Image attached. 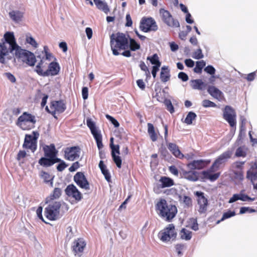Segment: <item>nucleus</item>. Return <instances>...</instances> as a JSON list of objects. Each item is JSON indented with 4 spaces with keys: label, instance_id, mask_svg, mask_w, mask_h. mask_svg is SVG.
Returning a JSON list of instances; mask_svg holds the SVG:
<instances>
[{
    "label": "nucleus",
    "instance_id": "nucleus-1",
    "mask_svg": "<svg viewBox=\"0 0 257 257\" xmlns=\"http://www.w3.org/2000/svg\"><path fill=\"white\" fill-rule=\"evenodd\" d=\"M5 41L0 43V63L5 64L7 60L12 59V55L19 60L30 66H34L36 62L35 55L32 52L22 49L16 43L13 33L7 32Z\"/></svg>",
    "mask_w": 257,
    "mask_h": 257
},
{
    "label": "nucleus",
    "instance_id": "nucleus-2",
    "mask_svg": "<svg viewBox=\"0 0 257 257\" xmlns=\"http://www.w3.org/2000/svg\"><path fill=\"white\" fill-rule=\"evenodd\" d=\"M110 39L111 49L114 55H118L119 51L127 49L129 47L128 40L126 35L122 33L112 34Z\"/></svg>",
    "mask_w": 257,
    "mask_h": 257
},
{
    "label": "nucleus",
    "instance_id": "nucleus-3",
    "mask_svg": "<svg viewBox=\"0 0 257 257\" xmlns=\"http://www.w3.org/2000/svg\"><path fill=\"white\" fill-rule=\"evenodd\" d=\"M159 214L167 221H170L176 215L177 209L175 206L167 205L166 200H161L157 204Z\"/></svg>",
    "mask_w": 257,
    "mask_h": 257
},
{
    "label": "nucleus",
    "instance_id": "nucleus-4",
    "mask_svg": "<svg viewBox=\"0 0 257 257\" xmlns=\"http://www.w3.org/2000/svg\"><path fill=\"white\" fill-rule=\"evenodd\" d=\"M48 47L47 46H45L44 47V52H43V56H37L38 58L40 59V61L36 65L35 71L38 75L42 76H43L45 71L44 69L47 67L48 64H49L51 61L55 60L53 55L51 53L48 52Z\"/></svg>",
    "mask_w": 257,
    "mask_h": 257
},
{
    "label": "nucleus",
    "instance_id": "nucleus-5",
    "mask_svg": "<svg viewBox=\"0 0 257 257\" xmlns=\"http://www.w3.org/2000/svg\"><path fill=\"white\" fill-rule=\"evenodd\" d=\"M36 121L34 116L24 112L18 118L17 124L22 129L27 130L33 128Z\"/></svg>",
    "mask_w": 257,
    "mask_h": 257
},
{
    "label": "nucleus",
    "instance_id": "nucleus-6",
    "mask_svg": "<svg viewBox=\"0 0 257 257\" xmlns=\"http://www.w3.org/2000/svg\"><path fill=\"white\" fill-rule=\"evenodd\" d=\"M49 203V204L45 210V215L50 220H55L59 217L61 203L59 201Z\"/></svg>",
    "mask_w": 257,
    "mask_h": 257
},
{
    "label": "nucleus",
    "instance_id": "nucleus-7",
    "mask_svg": "<svg viewBox=\"0 0 257 257\" xmlns=\"http://www.w3.org/2000/svg\"><path fill=\"white\" fill-rule=\"evenodd\" d=\"M177 232L173 224H169L164 229L160 231L158 237L163 242L174 240L176 238Z\"/></svg>",
    "mask_w": 257,
    "mask_h": 257
},
{
    "label": "nucleus",
    "instance_id": "nucleus-8",
    "mask_svg": "<svg viewBox=\"0 0 257 257\" xmlns=\"http://www.w3.org/2000/svg\"><path fill=\"white\" fill-rule=\"evenodd\" d=\"M39 136V133L36 132H33L31 135H26L23 147L26 149H29L34 152L37 148V140Z\"/></svg>",
    "mask_w": 257,
    "mask_h": 257
},
{
    "label": "nucleus",
    "instance_id": "nucleus-9",
    "mask_svg": "<svg viewBox=\"0 0 257 257\" xmlns=\"http://www.w3.org/2000/svg\"><path fill=\"white\" fill-rule=\"evenodd\" d=\"M140 28L144 32L152 31H155L158 29L156 22L152 18H143L141 22Z\"/></svg>",
    "mask_w": 257,
    "mask_h": 257
},
{
    "label": "nucleus",
    "instance_id": "nucleus-10",
    "mask_svg": "<svg viewBox=\"0 0 257 257\" xmlns=\"http://www.w3.org/2000/svg\"><path fill=\"white\" fill-rule=\"evenodd\" d=\"M85 246L86 243L82 238H78L73 241L72 248L75 257L81 256Z\"/></svg>",
    "mask_w": 257,
    "mask_h": 257
},
{
    "label": "nucleus",
    "instance_id": "nucleus-11",
    "mask_svg": "<svg viewBox=\"0 0 257 257\" xmlns=\"http://www.w3.org/2000/svg\"><path fill=\"white\" fill-rule=\"evenodd\" d=\"M163 21L169 26L178 28L180 27V24L177 20H174L169 12L164 9H161L160 11Z\"/></svg>",
    "mask_w": 257,
    "mask_h": 257
},
{
    "label": "nucleus",
    "instance_id": "nucleus-12",
    "mask_svg": "<svg viewBox=\"0 0 257 257\" xmlns=\"http://www.w3.org/2000/svg\"><path fill=\"white\" fill-rule=\"evenodd\" d=\"M223 117L232 127L236 125V114L234 110L229 106H226L224 110Z\"/></svg>",
    "mask_w": 257,
    "mask_h": 257
},
{
    "label": "nucleus",
    "instance_id": "nucleus-13",
    "mask_svg": "<svg viewBox=\"0 0 257 257\" xmlns=\"http://www.w3.org/2000/svg\"><path fill=\"white\" fill-rule=\"evenodd\" d=\"M195 195L197 196L198 212L201 214L205 213L208 206L207 199L204 196V193L202 192L197 191Z\"/></svg>",
    "mask_w": 257,
    "mask_h": 257
},
{
    "label": "nucleus",
    "instance_id": "nucleus-14",
    "mask_svg": "<svg viewBox=\"0 0 257 257\" xmlns=\"http://www.w3.org/2000/svg\"><path fill=\"white\" fill-rule=\"evenodd\" d=\"M231 157V153L229 152H225L220 155L213 163L212 169L217 171L219 168L223 165L227 160Z\"/></svg>",
    "mask_w": 257,
    "mask_h": 257
},
{
    "label": "nucleus",
    "instance_id": "nucleus-15",
    "mask_svg": "<svg viewBox=\"0 0 257 257\" xmlns=\"http://www.w3.org/2000/svg\"><path fill=\"white\" fill-rule=\"evenodd\" d=\"M65 191L67 196L74 199L77 201H79L82 199L81 193L78 191L76 187L73 184L69 185Z\"/></svg>",
    "mask_w": 257,
    "mask_h": 257
},
{
    "label": "nucleus",
    "instance_id": "nucleus-16",
    "mask_svg": "<svg viewBox=\"0 0 257 257\" xmlns=\"http://www.w3.org/2000/svg\"><path fill=\"white\" fill-rule=\"evenodd\" d=\"M80 150L78 147L67 148L65 151V158L69 161H74L79 158Z\"/></svg>",
    "mask_w": 257,
    "mask_h": 257
},
{
    "label": "nucleus",
    "instance_id": "nucleus-17",
    "mask_svg": "<svg viewBox=\"0 0 257 257\" xmlns=\"http://www.w3.org/2000/svg\"><path fill=\"white\" fill-rule=\"evenodd\" d=\"M74 180L80 188L85 190L89 189V184L84 174L77 172L74 176Z\"/></svg>",
    "mask_w": 257,
    "mask_h": 257
},
{
    "label": "nucleus",
    "instance_id": "nucleus-18",
    "mask_svg": "<svg viewBox=\"0 0 257 257\" xmlns=\"http://www.w3.org/2000/svg\"><path fill=\"white\" fill-rule=\"evenodd\" d=\"M110 147L111 149V156L116 166L120 168L121 166V159L119 156L120 154L119 146L118 145H114V144H110Z\"/></svg>",
    "mask_w": 257,
    "mask_h": 257
},
{
    "label": "nucleus",
    "instance_id": "nucleus-19",
    "mask_svg": "<svg viewBox=\"0 0 257 257\" xmlns=\"http://www.w3.org/2000/svg\"><path fill=\"white\" fill-rule=\"evenodd\" d=\"M60 70V67L57 62L54 60L51 61L48 66V68L45 70L43 76H54L58 74Z\"/></svg>",
    "mask_w": 257,
    "mask_h": 257
},
{
    "label": "nucleus",
    "instance_id": "nucleus-20",
    "mask_svg": "<svg viewBox=\"0 0 257 257\" xmlns=\"http://www.w3.org/2000/svg\"><path fill=\"white\" fill-rule=\"evenodd\" d=\"M216 171V170L212 169V167H211L207 171H204L202 172V178L209 180L211 182L216 180L220 176V173H214Z\"/></svg>",
    "mask_w": 257,
    "mask_h": 257
},
{
    "label": "nucleus",
    "instance_id": "nucleus-21",
    "mask_svg": "<svg viewBox=\"0 0 257 257\" xmlns=\"http://www.w3.org/2000/svg\"><path fill=\"white\" fill-rule=\"evenodd\" d=\"M210 162V161L203 160H195L187 164V167L191 169L200 170L203 168L206 165Z\"/></svg>",
    "mask_w": 257,
    "mask_h": 257
},
{
    "label": "nucleus",
    "instance_id": "nucleus-22",
    "mask_svg": "<svg viewBox=\"0 0 257 257\" xmlns=\"http://www.w3.org/2000/svg\"><path fill=\"white\" fill-rule=\"evenodd\" d=\"M50 108L52 110V113H62L66 109L65 103L61 100L52 101L50 105Z\"/></svg>",
    "mask_w": 257,
    "mask_h": 257
},
{
    "label": "nucleus",
    "instance_id": "nucleus-23",
    "mask_svg": "<svg viewBox=\"0 0 257 257\" xmlns=\"http://www.w3.org/2000/svg\"><path fill=\"white\" fill-rule=\"evenodd\" d=\"M183 177L189 181L195 182L198 179L199 173L195 171H183Z\"/></svg>",
    "mask_w": 257,
    "mask_h": 257
},
{
    "label": "nucleus",
    "instance_id": "nucleus-24",
    "mask_svg": "<svg viewBox=\"0 0 257 257\" xmlns=\"http://www.w3.org/2000/svg\"><path fill=\"white\" fill-rule=\"evenodd\" d=\"M208 93L215 98L221 100L223 98V94L221 91L213 86H209Z\"/></svg>",
    "mask_w": 257,
    "mask_h": 257
},
{
    "label": "nucleus",
    "instance_id": "nucleus-25",
    "mask_svg": "<svg viewBox=\"0 0 257 257\" xmlns=\"http://www.w3.org/2000/svg\"><path fill=\"white\" fill-rule=\"evenodd\" d=\"M168 148L176 157L179 159H182L184 158V155L181 153L178 147L175 144L171 143H169L168 145Z\"/></svg>",
    "mask_w": 257,
    "mask_h": 257
},
{
    "label": "nucleus",
    "instance_id": "nucleus-26",
    "mask_svg": "<svg viewBox=\"0 0 257 257\" xmlns=\"http://www.w3.org/2000/svg\"><path fill=\"white\" fill-rule=\"evenodd\" d=\"M43 149L46 156L55 159L56 151L54 145L51 144L50 146H45L44 147Z\"/></svg>",
    "mask_w": 257,
    "mask_h": 257
},
{
    "label": "nucleus",
    "instance_id": "nucleus-27",
    "mask_svg": "<svg viewBox=\"0 0 257 257\" xmlns=\"http://www.w3.org/2000/svg\"><path fill=\"white\" fill-rule=\"evenodd\" d=\"M190 85L193 89L197 90H203L206 86V84L201 79L191 80L190 81Z\"/></svg>",
    "mask_w": 257,
    "mask_h": 257
},
{
    "label": "nucleus",
    "instance_id": "nucleus-28",
    "mask_svg": "<svg viewBox=\"0 0 257 257\" xmlns=\"http://www.w3.org/2000/svg\"><path fill=\"white\" fill-rule=\"evenodd\" d=\"M170 78V70L168 67L164 66L161 68L160 73V79L163 82H166L169 80Z\"/></svg>",
    "mask_w": 257,
    "mask_h": 257
},
{
    "label": "nucleus",
    "instance_id": "nucleus-29",
    "mask_svg": "<svg viewBox=\"0 0 257 257\" xmlns=\"http://www.w3.org/2000/svg\"><path fill=\"white\" fill-rule=\"evenodd\" d=\"M247 178L252 182L257 179V163L254 164L247 171Z\"/></svg>",
    "mask_w": 257,
    "mask_h": 257
},
{
    "label": "nucleus",
    "instance_id": "nucleus-30",
    "mask_svg": "<svg viewBox=\"0 0 257 257\" xmlns=\"http://www.w3.org/2000/svg\"><path fill=\"white\" fill-rule=\"evenodd\" d=\"M160 186L163 188L166 187H169L174 185L173 180L167 177H162L159 180Z\"/></svg>",
    "mask_w": 257,
    "mask_h": 257
},
{
    "label": "nucleus",
    "instance_id": "nucleus-31",
    "mask_svg": "<svg viewBox=\"0 0 257 257\" xmlns=\"http://www.w3.org/2000/svg\"><path fill=\"white\" fill-rule=\"evenodd\" d=\"M93 1L99 10L102 11L106 14L109 12V9L105 1L102 0H93Z\"/></svg>",
    "mask_w": 257,
    "mask_h": 257
},
{
    "label": "nucleus",
    "instance_id": "nucleus-32",
    "mask_svg": "<svg viewBox=\"0 0 257 257\" xmlns=\"http://www.w3.org/2000/svg\"><path fill=\"white\" fill-rule=\"evenodd\" d=\"M11 19L16 23H19L22 20L23 13L19 11H13L9 13Z\"/></svg>",
    "mask_w": 257,
    "mask_h": 257
},
{
    "label": "nucleus",
    "instance_id": "nucleus-33",
    "mask_svg": "<svg viewBox=\"0 0 257 257\" xmlns=\"http://www.w3.org/2000/svg\"><path fill=\"white\" fill-rule=\"evenodd\" d=\"M60 160L58 159H55L53 158H50L49 159L45 158H42L39 161V163L44 166H50L52 165H53L56 162H58Z\"/></svg>",
    "mask_w": 257,
    "mask_h": 257
},
{
    "label": "nucleus",
    "instance_id": "nucleus-34",
    "mask_svg": "<svg viewBox=\"0 0 257 257\" xmlns=\"http://www.w3.org/2000/svg\"><path fill=\"white\" fill-rule=\"evenodd\" d=\"M61 190L58 188H55L53 193L46 198L47 203L50 202L54 199L59 198L61 195Z\"/></svg>",
    "mask_w": 257,
    "mask_h": 257
},
{
    "label": "nucleus",
    "instance_id": "nucleus-35",
    "mask_svg": "<svg viewBox=\"0 0 257 257\" xmlns=\"http://www.w3.org/2000/svg\"><path fill=\"white\" fill-rule=\"evenodd\" d=\"M99 167L102 173L104 176L105 179L109 182L110 180V175L108 170L107 169L106 166L104 164L102 161H100L99 163Z\"/></svg>",
    "mask_w": 257,
    "mask_h": 257
},
{
    "label": "nucleus",
    "instance_id": "nucleus-36",
    "mask_svg": "<svg viewBox=\"0 0 257 257\" xmlns=\"http://www.w3.org/2000/svg\"><path fill=\"white\" fill-rule=\"evenodd\" d=\"M40 176L46 183L50 184L51 187L53 186V176L45 172H41Z\"/></svg>",
    "mask_w": 257,
    "mask_h": 257
},
{
    "label": "nucleus",
    "instance_id": "nucleus-37",
    "mask_svg": "<svg viewBox=\"0 0 257 257\" xmlns=\"http://www.w3.org/2000/svg\"><path fill=\"white\" fill-rule=\"evenodd\" d=\"M147 125L148 132L150 136L151 139L153 142L156 141L158 139V137L157 134L155 132L154 125L151 123H148Z\"/></svg>",
    "mask_w": 257,
    "mask_h": 257
},
{
    "label": "nucleus",
    "instance_id": "nucleus-38",
    "mask_svg": "<svg viewBox=\"0 0 257 257\" xmlns=\"http://www.w3.org/2000/svg\"><path fill=\"white\" fill-rule=\"evenodd\" d=\"M147 59L149 60L154 66H161V62L159 61V57L157 54H154L152 56H149Z\"/></svg>",
    "mask_w": 257,
    "mask_h": 257
},
{
    "label": "nucleus",
    "instance_id": "nucleus-39",
    "mask_svg": "<svg viewBox=\"0 0 257 257\" xmlns=\"http://www.w3.org/2000/svg\"><path fill=\"white\" fill-rule=\"evenodd\" d=\"M179 201L182 203L186 207H189L192 205V200L190 197L187 196H179Z\"/></svg>",
    "mask_w": 257,
    "mask_h": 257
},
{
    "label": "nucleus",
    "instance_id": "nucleus-40",
    "mask_svg": "<svg viewBox=\"0 0 257 257\" xmlns=\"http://www.w3.org/2000/svg\"><path fill=\"white\" fill-rule=\"evenodd\" d=\"M180 237L183 239L190 240L191 238V232L185 228H183L180 233Z\"/></svg>",
    "mask_w": 257,
    "mask_h": 257
},
{
    "label": "nucleus",
    "instance_id": "nucleus-41",
    "mask_svg": "<svg viewBox=\"0 0 257 257\" xmlns=\"http://www.w3.org/2000/svg\"><path fill=\"white\" fill-rule=\"evenodd\" d=\"M232 174L230 175L235 180H242L243 179V174L242 170H231Z\"/></svg>",
    "mask_w": 257,
    "mask_h": 257
},
{
    "label": "nucleus",
    "instance_id": "nucleus-42",
    "mask_svg": "<svg viewBox=\"0 0 257 257\" xmlns=\"http://www.w3.org/2000/svg\"><path fill=\"white\" fill-rule=\"evenodd\" d=\"M86 122L87 126L90 129L93 136L99 133L96 128L94 123L91 119H87Z\"/></svg>",
    "mask_w": 257,
    "mask_h": 257
},
{
    "label": "nucleus",
    "instance_id": "nucleus-43",
    "mask_svg": "<svg viewBox=\"0 0 257 257\" xmlns=\"http://www.w3.org/2000/svg\"><path fill=\"white\" fill-rule=\"evenodd\" d=\"M196 116L194 112H189L185 119V122L188 124H192L193 120L195 119Z\"/></svg>",
    "mask_w": 257,
    "mask_h": 257
},
{
    "label": "nucleus",
    "instance_id": "nucleus-44",
    "mask_svg": "<svg viewBox=\"0 0 257 257\" xmlns=\"http://www.w3.org/2000/svg\"><path fill=\"white\" fill-rule=\"evenodd\" d=\"M26 41L27 43L31 45L34 48H37L38 47V43L31 36L27 35L26 36Z\"/></svg>",
    "mask_w": 257,
    "mask_h": 257
},
{
    "label": "nucleus",
    "instance_id": "nucleus-45",
    "mask_svg": "<svg viewBox=\"0 0 257 257\" xmlns=\"http://www.w3.org/2000/svg\"><path fill=\"white\" fill-rule=\"evenodd\" d=\"M3 76L10 81L11 83H14L16 81L15 76L10 72H5L3 74Z\"/></svg>",
    "mask_w": 257,
    "mask_h": 257
},
{
    "label": "nucleus",
    "instance_id": "nucleus-46",
    "mask_svg": "<svg viewBox=\"0 0 257 257\" xmlns=\"http://www.w3.org/2000/svg\"><path fill=\"white\" fill-rule=\"evenodd\" d=\"M130 47L132 51H136L140 48V46L133 39L130 40Z\"/></svg>",
    "mask_w": 257,
    "mask_h": 257
},
{
    "label": "nucleus",
    "instance_id": "nucleus-47",
    "mask_svg": "<svg viewBox=\"0 0 257 257\" xmlns=\"http://www.w3.org/2000/svg\"><path fill=\"white\" fill-rule=\"evenodd\" d=\"M97 145L98 148L100 150L103 147L102 143V138L101 135L99 133L93 136Z\"/></svg>",
    "mask_w": 257,
    "mask_h": 257
},
{
    "label": "nucleus",
    "instance_id": "nucleus-48",
    "mask_svg": "<svg viewBox=\"0 0 257 257\" xmlns=\"http://www.w3.org/2000/svg\"><path fill=\"white\" fill-rule=\"evenodd\" d=\"M192 57L196 59H200L204 57L202 50L200 48L196 50L192 54Z\"/></svg>",
    "mask_w": 257,
    "mask_h": 257
},
{
    "label": "nucleus",
    "instance_id": "nucleus-49",
    "mask_svg": "<svg viewBox=\"0 0 257 257\" xmlns=\"http://www.w3.org/2000/svg\"><path fill=\"white\" fill-rule=\"evenodd\" d=\"M244 162H236L231 166V170H242Z\"/></svg>",
    "mask_w": 257,
    "mask_h": 257
},
{
    "label": "nucleus",
    "instance_id": "nucleus-50",
    "mask_svg": "<svg viewBox=\"0 0 257 257\" xmlns=\"http://www.w3.org/2000/svg\"><path fill=\"white\" fill-rule=\"evenodd\" d=\"M202 105L204 107H215L216 106V105L215 103L207 99L203 100L202 102Z\"/></svg>",
    "mask_w": 257,
    "mask_h": 257
},
{
    "label": "nucleus",
    "instance_id": "nucleus-51",
    "mask_svg": "<svg viewBox=\"0 0 257 257\" xmlns=\"http://www.w3.org/2000/svg\"><path fill=\"white\" fill-rule=\"evenodd\" d=\"M140 68L142 70L144 71L146 73V75L147 77H150V71L148 68V67L146 66L145 63L144 62H141L140 64Z\"/></svg>",
    "mask_w": 257,
    "mask_h": 257
},
{
    "label": "nucleus",
    "instance_id": "nucleus-52",
    "mask_svg": "<svg viewBox=\"0 0 257 257\" xmlns=\"http://www.w3.org/2000/svg\"><path fill=\"white\" fill-rule=\"evenodd\" d=\"M235 215L234 211H228L223 213V216L221 218V220H224L226 219L234 216Z\"/></svg>",
    "mask_w": 257,
    "mask_h": 257
},
{
    "label": "nucleus",
    "instance_id": "nucleus-53",
    "mask_svg": "<svg viewBox=\"0 0 257 257\" xmlns=\"http://www.w3.org/2000/svg\"><path fill=\"white\" fill-rule=\"evenodd\" d=\"M190 222L191 223L190 227L194 230L196 231L198 229V225L197 222V220L194 218H191L190 220Z\"/></svg>",
    "mask_w": 257,
    "mask_h": 257
},
{
    "label": "nucleus",
    "instance_id": "nucleus-54",
    "mask_svg": "<svg viewBox=\"0 0 257 257\" xmlns=\"http://www.w3.org/2000/svg\"><path fill=\"white\" fill-rule=\"evenodd\" d=\"M106 117L114 125L115 127H117L119 126V122L114 118L108 114L106 115Z\"/></svg>",
    "mask_w": 257,
    "mask_h": 257
},
{
    "label": "nucleus",
    "instance_id": "nucleus-55",
    "mask_svg": "<svg viewBox=\"0 0 257 257\" xmlns=\"http://www.w3.org/2000/svg\"><path fill=\"white\" fill-rule=\"evenodd\" d=\"M239 200L243 201H254L255 200V198H250L248 197L247 195L245 194H243L242 193L239 194Z\"/></svg>",
    "mask_w": 257,
    "mask_h": 257
},
{
    "label": "nucleus",
    "instance_id": "nucleus-56",
    "mask_svg": "<svg viewBox=\"0 0 257 257\" xmlns=\"http://www.w3.org/2000/svg\"><path fill=\"white\" fill-rule=\"evenodd\" d=\"M204 71L210 74V75H214L215 72V69L211 65H208L205 68Z\"/></svg>",
    "mask_w": 257,
    "mask_h": 257
},
{
    "label": "nucleus",
    "instance_id": "nucleus-57",
    "mask_svg": "<svg viewBox=\"0 0 257 257\" xmlns=\"http://www.w3.org/2000/svg\"><path fill=\"white\" fill-rule=\"evenodd\" d=\"M82 95L84 100L88 98V89L87 87H83L82 89Z\"/></svg>",
    "mask_w": 257,
    "mask_h": 257
},
{
    "label": "nucleus",
    "instance_id": "nucleus-58",
    "mask_svg": "<svg viewBox=\"0 0 257 257\" xmlns=\"http://www.w3.org/2000/svg\"><path fill=\"white\" fill-rule=\"evenodd\" d=\"M178 78L181 79L183 81H187L188 80V75L183 72H181L178 74Z\"/></svg>",
    "mask_w": 257,
    "mask_h": 257
},
{
    "label": "nucleus",
    "instance_id": "nucleus-59",
    "mask_svg": "<svg viewBox=\"0 0 257 257\" xmlns=\"http://www.w3.org/2000/svg\"><path fill=\"white\" fill-rule=\"evenodd\" d=\"M165 104L167 106L168 110H169L170 112V113H172L174 111V107L170 100H166Z\"/></svg>",
    "mask_w": 257,
    "mask_h": 257
},
{
    "label": "nucleus",
    "instance_id": "nucleus-60",
    "mask_svg": "<svg viewBox=\"0 0 257 257\" xmlns=\"http://www.w3.org/2000/svg\"><path fill=\"white\" fill-rule=\"evenodd\" d=\"M79 167V164L78 162L74 163L72 166L69 168V170L70 172H74L76 171Z\"/></svg>",
    "mask_w": 257,
    "mask_h": 257
},
{
    "label": "nucleus",
    "instance_id": "nucleus-61",
    "mask_svg": "<svg viewBox=\"0 0 257 257\" xmlns=\"http://www.w3.org/2000/svg\"><path fill=\"white\" fill-rule=\"evenodd\" d=\"M42 210H43L42 207L40 206V207H39L37 208V209L36 210V213H37V215L38 217L40 219H42L44 222H45V220L43 219V216H42Z\"/></svg>",
    "mask_w": 257,
    "mask_h": 257
},
{
    "label": "nucleus",
    "instance_id": "nucleus-62",
    "mask_svg": "<svg viewBox=\"0 0 257 257\" xmlns=\"http://www.w3.org/2000/svg\"><path fill=\"white\" fill-rule=\"evenodd\" d=\"M249 211L250 212H254V210L250 209L249 207H241L240 209L239 213L243 214V213H245V212Z\"/></svg>",
    "mask_w": 257,
    "mask_h": 257
},
{
    "label": "nucleus",
    "instance_id": "nucleus-63",
    "mask_svg": "<svg viewBox=\"0 0 257 257\" xmlns=\"http://www.w3.org/2000/svg\"><path fill=\"white\" fill-rule=\"evenodd\" d=\"M126 23L125 24V26L127 27H131L133 24V22L131 17V16L129 14H127L126 16Z\"/></svg>",
    "mask_w": 257,
    "mask_h": 257
},
{
    "label": "nucleus",
    "instance_id": "nucleus-64",
    "mask_svg": "<svg viewBox=\"0 0 257 257\" xmlns=\"http://www.w3.org/2000/svg\"><path fill=\"white\" fill-rule=\"evenodd\" d=\"M245 152L241 148H239L237 149L235 155L238 157H242L245 155Z\"/></svg>",
    "mask_w": 257,
    "mask_h": 257
}]
</instances>
